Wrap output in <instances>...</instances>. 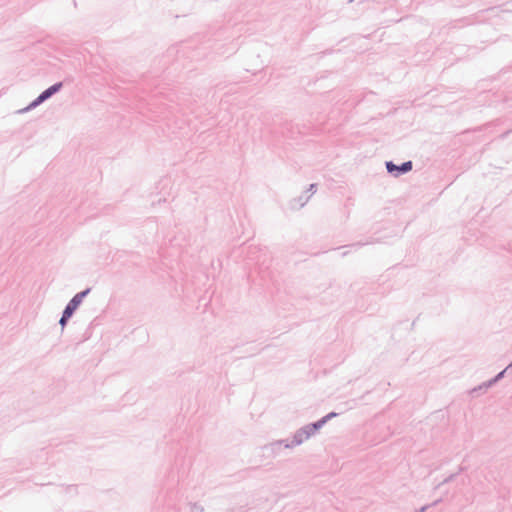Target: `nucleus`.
<instances>
[{
  "mask_svg": "<svg viewBox=\"0 0 512 512\" xmlns=\"http://www.w3.org/2000/svg\"><path fill=\"white\" fill-rule=\"evenodd\" d=\"M86 292H81L76 294L72 300L68 303V305L65 308V317H71L73 312L76 310L78 305L81 303L83 297L85 296Z\"/></svg>",
  "mask_w": 512,
  "mask_h": 512,
  "instance_id": "f257e3e1",
  "label": "nucleus"
},
{
  "mask_svg": "<svg viewBox=\"0 0 512 512\" xmlns=\"http://www.w3.org/2000/svg\"><path fill=\"white\" fill-rule=\"evenodd\" d=\"M62 86V83H57L46 89L44 92H42L39 97L36 99V101L32 105H37L47 98H49L51 95L56 93Z\"/></svg>",
  "mask_w": 512,
  "mask_h": 512,
  "instance_id": "f03ea898",
  "label": "nucleus"
},
{
  "mask_svg": "<svg viewBox=\"0 0 512 512\" xmlns=\"http://www.w3.org/2000/svg\"><path fill=\"white\" fill-rule=\"evenodd\" d=\"M386 167L389 172L398 171L401 173H405L412 169V163L408 161L403 163L400 167H398L394 165L392 162H387Z\"/></svg>",
  "mask_w": 512,
  "mask_h": 512,
  "instance_id": "7ed1b4c3",
  "label": "nucleus"
},
{
  "mask_svg": "<svg viewBox=\"0 0 512 512\" xmlns=\"http://www.w3.org/2000/svg\"><path fill=\"white\" fill-rule=\"evenodd\" d=\"M68 318H69V317H65V311H64V312H63V316H62V318L60 319V324H61L62 326H64V325H65V323H66V320H67Z\"/></svg>",
  "mask_w": 512,
  "mask_h": 512,
  "instance_id": "20e7f679",
  "label": "nucleus"
}]
</instances>
